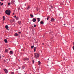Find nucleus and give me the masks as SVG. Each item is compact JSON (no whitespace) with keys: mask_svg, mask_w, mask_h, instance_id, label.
<instances>
[{"mask_svg":"<svg viewBox=\"0 0 74 74\" xmlns=\"http://www.w3.org/2000/svg\"><path fill=\"white\" fill-rule=\"evenodd\" d=\"M5 12L7 15H10L11 14V10H7L5 11Z\"/></svg>","mask_w":74,"mask_h":74,"instance_id":"f257e3e1","label":"nucleus"},{"mask_svg":"<svg viewBox=\"0 0 74 74\" xmlns=\"http://www.w3.org/2000/svg\"><path fill=\"white\" fill-rule=\"evenodd\" d=\"M35 55L36 58H38V57L40 56V55L38 54L35 53Z\"/></svg>","mask_w":74,"mask_h":74,"instance_id":"f03ea898","label":"nucleus"},{"mask_svg":"<svg viewBox=\"0 0 74 74\" xmlns=\"http://www.w3.org/2000/svg\"><path fill=\"white\" fill-rule=\"evenodd\" d=\"M4 71L5 72V73H8V71L7 70V69H4Z\"/></svg>","mask_w":74,"mask_h":74,"instance_id":"7ed1b4c3","label":"nucleus"},{"mask_svg":"<svg viewBox=\"0 0 74 74\" xmlns=\"http://www.w3.org/2000/svg\"><path fill=\"white\" fill-rule=\"evenodd\" d=\"M15 1L14 0H12L11 1V4H14V3H15Z\"/></svg>","mask_w":74,"mask_h":74,"instance_id":"20e7f679","label":"nucleus"},{"mask_svg":"<svg viewBox=\"0 0 74 74\" xmlns=\"http://www.w3.org/2000/svg\"><path fill=\"white\" fill-rule=\"evenodd\" d=\"M32 21L33 22H35L36 21V19L35 18H33L32 19Z\"/></svg>","mask_w":74,"mask_h":74,"instance_id":"39448f33","label":"nucleus"},{"mask_svg":"<svg viewBox=\"0 0 74 74\" xmlns=\"http://www.w3.org/2000/svg\"><path fill=\"white\" fill-rule=\"evenodd\" d=\"M9 53L10 55L12 54H13V52H12V51H10Z\"/></svg>","mask_w":74,"mask_h":74,"instance_id":"423d86ee","label":"nucleus"},{"mask_svg":"<svg viewBox=\"0 0 74 74\" xmlns=\"http://www.w3.org/2000/svg\"><path fill=\"white\" fill-rule=\"evenodd\" d=\"M29 60L28 58H25L24 59V60Z\"/></svg>","mask_w":74,"mask_h":74,"instance_id":"0eeeda50","label":"nucleus"},{"mask_svg":"<svg viewBox=\"0 0 74 74\" xmlns=\"http://www.w3.org/2000/svg\"><path fill=\"white\" fill-rule=\"evenodd\" d=\"M15 37H17V36H18V34L17 33H16L15 34Z\"/></svg>","mask_w":74,"mask_h":74,"instance_id":"6e6552de","label":"nucleus"},{"mask_svg":"<svg viewBox=\"0 0 74 74\" xmlns=\"http://www.w3.org/2000/svg\"><path fill=\"white\" fill-rule=\"evenodd\" d=\"M51 22H53L55 21V19L54 18H51Z\"/></svg>","mask_w":74,"mask_h":74,"instance_id":"1a4fd4ad","label":"nucleus"},{"mask_svg":"<svg viewBox=\"0 0 74 74\" xmlns=\"http://www.w3.org/2000/svg\"><path fill=\"white\" fill-rule=\"evenodd\" d=\"M4 41L5 43H7V42H8L7 40V39H5L4 40Z\"/></svg>","mask_w":74,"mask_h":74,"instance_id":"9d476101","label":"nucleus"},{"mask_svg":"<svg viewBox=\"0 0 74 74\" xmlns=\"http://www.w3.org/2000/svg\"><path fill=\"white\" fill-rule=\"evenodd\" d=\"M38 62L39 63L38 64V65H40V64H41V62H40V61H39Z\"/></svg>","mask_w":74,"mask_h":74,"instance_id":"9b49d317","label":"nucleus"},{"mask_svg":"<svg viewBox=\"0 0 74 74\" xmlns=\"http://www.w3.org/2000/svg\"><path fill=\"white\" fill-rule=\"evenodd\" d=\"M40 24H41V25L44 24V22H43V21H41L40 22Z\"/></svg>","mask_w":74,"mask_h":74,"instance_id":"f8f14e48","label":"nucleus"},{"mask_svg":"<svg viewBox=\"0 0 74 74\" xmlns=\"http://www.w3.org/2000/svg\"><path fill=\"white\" fill-rule=\"evenodd\" d=\"M5 27L6 28V29H8V28H9V27H8V25H6Z\"/></svg>","mask_w":74,"mask_h":74,"instance_id":"ddd939ff","label":"nucleus"},{"mask_svg":"<svg viewBox=\"0 0 74 74\" xmlns=\"http://www.w3.org/2000/svg\"><path fill=\"white\" fill-rule=\"evenodd\" d=\"M30 16L32 18H33V15L32 14H30Z\"/></svg>","mask_w":74,"mask_h":74,"instance_id":"4468645a","label":"nucleus"},{"mask_svg":"<svg viewBox=\"0 0 74 74\" xmlns=\"http://www.w3.org/2000/svg\"><path fill=\"white\" fill-rule=\"evenodd\" d=\"M38 22H40V19L39 18H37Z\"/></svg>","mask_w":74,"mask_h":74,"instance_id":"2eb2a0df","label":"nucleus"},{"mask_svg":"<svg viewBox=\"0 0 74 74\" xmlns=\"http://www.w3.org/2000/svg\"><path fill=\"white\" fill-rule=\"evenodd\" d=\"M8 49H6L5 50V52H8Z\"/></svg>","mask_w":74,"mask_h":74,"instance_id":"dca6fc26","label":"nucleus"},{"mask_svg":"<svg viewBox=\"0 0 74 74\" xmlns=\"http://www.w3.org/2000/svg\"><path fill=\"white\" fill-rule=\"evenodd\" d=\"M3 21H4V20H5V17L4 16H3Z\"/></svg>","mask_w":74,"mask_h":74,"instance_id":"f3484780","label":"nucleus"},{"mask_svg":"<svg viewBox=\"0 0 74 74\" xmlns=\"http://www.w3.org/2000/svg\"><path fill=\"white\" fill-rule=\"evenodd\" d=\"M34 47L33 46H31V48H32V49H33V48H34Z\"/></svg>","mask_w":74,"mask_h":74,"instance_id":"a211bd4d","label":"nucleus"},{"mask_svg":"<svg viewBox=\"0 0 74 74\" xmlns=\"http://www.w3.org/2000/svg\"><path fill=\"white\" fill-rule=\"evenodd\" d=\"M34 48H34V52H36V48L35 47Z\"/></svg>","mask_w":74,"mask_h":74,"instance_id":"6ab92c4d","label":"nucleus"},{"mask_svg":"<svg viewBox=\"0 0 74 74\" xmlns=\"http://www.w3.org/2000/svg\"><path fill=\"white\" fill-rule=\"evenodd\" d=\"M27 10L30 9V6H29L27 8Z\"/></svg>","mask_w":74,"mask_h":74,"instance_id":"aec40b11","label":"nucleus"},{"mask_svg":"<svg viewBox=\"0 0 74 74\" xmlns=\"http://www.w3.org/2000/svg\"><path fill=\"white\" fill-rule=\"evenodd\" d=\"M18 23H19V24H21V21H18Z\"/></svg>","mask_w":74,"mask_h":74,"instance_id":"412c9836","label":"nucleus"},{"mask_svg":"<svg viewBox=\"0 0 74 74\" xmlns=\"http://www.w3.org/2000/svg\"><path fill=\"white\" fill-rule=\"evenodd\" d=\"M11 4V2H10L8 3V5H10Z\"/></svg>","mask_w":74,"mask_h":74,"instance_id":"4be33fe9","label":"nucleus"},{"mask_svg":"<svg viewBox=\"0 0 74 74\" xmlns=\"http://www.w3.org/2000/svg\"><path fill=\"white\" fill-rule=\"evenodd\" d=\"M3 4H4V3H2L0 5V6H2V5H3Z\"/></svg>","mask_w":74,"mask_h":74,"instance_id":"5701e85b","label":"nucleus"},{"mask_svg":"<svg viewBox=\"0 0 74 74\" xmlns=\"http://www.w3.org/2000/svg\"><path fill=\"white\" fill-rule=\"evenodd\" d=\"M34 27H36V25L35 24H34Z\"/></svg>","mask_w":74,"mask_h":74,"instance_id":"b1692460","label":"nucleus"},{"mask_svg":"<svg viewBox=\"0 0 74 74\" xmlns=\"http://www.w3.org/2000/svg\"><path fill=\"white\" fill-rule=\"evenodd\" d=\"M11 74H14V72H12L11 73Z\"/></svg>","mask_w":74,"mask_h":74,"instance_id":"393cba45","label":"nucleus"},{"mask_svg":"<svg viewBox=\"0 0 74 74\" xmlns=\"http://www.w3.org/2000/svg\"><path fill=\"white\" fill-rule=\"evenodd\" d=\"M18 17H16V19H18Z\"/></svg>","mask_w":74,"mask_h":74,"instance_id":"a878e982","label":"nucleus"},{"mask_svg":"<svg viewBox=\"0 0 74 74\" xmlns=\"http://www.w3.org/2000/svg\"><path fill=\"white\" fill-rule=\"evenodd\" d=\"M72 48L73 50H74V46H73Z\"/></svg>","mask_w":74,"mask_h":74,"instance_id":"bb28decb","label":"nucleus"},{"mask_svg":"<svg viewBox=\"0 0 74 74\" xmlns=\"http://www.w3.org/2000/svg\"><path fill=\"white\" fill-rule=\"evenodd\" d=\"M33 63H34V60H33L32 61Z\"/></svg>","mask_w":74,"mask_h":74,"instance_id":"cd10ccee","label":"nucleus"},{"mask_svg":"<svg viewBox=\"0 0 74 74\" xmlns=\"http://www.w3.org/2000/svg\"><path fill=\"white\" fill-rule=\"evenodd\" d=\"M48 19H49V18H48V17H47V20H48Z\"/></svg>","mask_w":74,"mask_h":74,"instance_id":"c85d7f7f","label":"nucleus"},{"mask_svg":"<svg viewBox=\"0 0 74 74\" xmlns=\"http://www.w3.org/2000/svg\"><path fill=\"white\" fill-rule=\"evenodd\" d=\"M52 32H51V33H49V34H51V33H52Z\"/></svg>","mask_w":74,"mask_h":74,"instance_id":"c756f323","label":"nucleus"},{"mask_svg":"<svg viewBox=\"0 0 74 74\" xmlns=\"http://www.w3.org/2000/svg\"><path fill=\"white\" fill-rule=\"evenodd\" d=\"M3 57H1V56H0V59H1V58H2Z\"/></svg>","mask_w":74,"mask_h":74,"instance_id":"7c9ffc66","label":"nucleus"},{"mask_svg":"<svg viewBox=\"0 0 74 74\" xmlns=\"http://www.w3.org/2000/svg\"><path fill=\"white\" fill-rule=\"evenodd\" d=\"M50 6L51 8H53V6H52L51 5Z\"/></svg>","mask_w":74,"mask_h":74,"instance_id":"2f4dec72","label":"nucleus"},{"mask_svg":"<svg viewBox=\"0 0 74 74\" xmlns=\"http://www.w3.org/2000/svg\"><path fill=\"white\" fill-rule=\"evenodd\" d=\"M4 0H1V1H4Z\"/></svg>","mask_w":74,"mask_h":74,"instance_id":"473e14b6","label":"nucleus"},{"mask_svg":"<svg viewBox=\"0 0 74 74\" xmlns=\"http://www.w3.org/2000/svg\"><path fill=\"white\" fill-rule=\"evenodd\" d=\"M22 67L23 69H24V68H25L24 67Z\"/></svg>","mask_w":74,"mask_h":74,"instance_id":"72a5a7b5","label":"nucleus"},{"mask_svg":"<svg viewBox=\"0 0 74 74\" xmlns=\"http://www.w3.org/2000/svg\"><path fill=\"white\" fill-rule=\"evenodd\" d=\"M4 61L5 62H6V61H5V60H4Z\"/></svg>","mask_w":74,"mask_h":74,"instance_id":"f704fd0d","label":"nucleus"},{"mask_svg":"<svg viewBox=\"0 0 74 74\" xmlns=\"http://www.w3.org/2000/svg\"><path fill=\"white\" fill-rule=\"evenodd\" d=\"M47 17L48 18H50V17H49V16H48V17Z\"/></svg>","mask_w":74,"mask_h":74,"instance_id":"c9c22d12","label":"nucleus"},{"mask_svg":"<svg viewBox=\"0 0 74 74\" xmlns=\"http://www.w3.org/2000/svg\"><path fill=\"white\" fill-rule=\"evenodd\" d=\"M18 10H20V8H18Z\"/></svg>","mask_w":74,"mask_h":74,"instance_id":"e433bc0d","label":"nucleus"},{"mask_svg":"<svg viewBox=\"0 0 74 74\" xmlns=\"http://www.w3.org/2000/svg\"><path fill=\"white\" fill-rule=\"evenodd\" d=\"M14 17H15V18H16V16H14Z\"/></svg>","mask_w":74,"mask_h":74,"instance_id":"4c0bfd02","label":"nucleus"},{"mask_svg":"<svg viewBox=\"0 0 74 74\" xmlns=\"http://www.w3.org/2000/svg\"><path fill=\"white\" fill-rule=\"evenodd\" d=\"M64 26H65V25H66V24H64Z\"/></svg>","mask_w":74,"mask_h":74,"instance_id":"58836bf2","label":"nucleus"},{"mask_svg":"<svg viewBox=\"0 0 74 74\" xmlns=\"http://www.w3.org/2000/svg\"><path fill=\"white\" fill-rule=\"evenodd\" d=\"M18 33H19L20 34V33H21V32H18Z\"/></svg>","mask_w":74,"mask_h":74,"instance_id":"ea45409f","label":"nucleus"},{"mask_svg":"<svg viewBox=\"0 0 74 74\" xmlns=\"http://www.w3.org/2000/svg\"><path fill=\"white\" fill-rule=\"evenodd\" d=\"M13 15H14V13H13Z\"/></svg>","mask_w":74,"mask_h":74,"instance_id":"a19ab883","label":"nucleus"},{"mask_svg":"<svg viewBox=\"0 0 74 74\" xmlns=\"http://www.w3.org/2000/svg\"><path fill=\"white\" fill-rule=\"evenodd\" d=\"M25 6H26V4H25Z\"/></svg>","mask_w":74,"mask_h":74,"instance_id":"79ce46f5","label":"nucleus"},{"mask_svg":"<svg viewBox=\"0 0 74 74\" xmlns=\"http://www.w3.org/2000/svg\"><path fill=\"white\" fill-rule=\"evenodd\" d=\"M9 49H10L9 48Z\"/></svg>","mask_w":74,"mask_h":74,"instance_id":"37998d69","label":"nucleus"},{"mask_svg":"<svg viewBox=\"0 0 74 74\" xmlns=\"http://www.w3.org/2000/svg\"><path fill=\"white\" fill-rule=\"evenodd\" d=\"M73 44L74 45V42L73 43Z\"/></svg>","mask_w":74,"mask_h":74,"instance_id":"c03bdc74","label":"nucleus"},{"mask_svg":"<svg viewBox=\"0 0 74 74\" xmlns=\"http://www.w3.org/2000/svg\"><path fill=\"white\" fill-rule=\"evenodd\" d=\"M1 2H0V4H1Z\"/></svg>","mask_w":74,"mask_h":74,"instance_id":"a18cd8bd","label":"nucleus"},{"mask_svg":"<svg viewBox=\"0 0 74 74\" xmlns=\"http://www.w3.org/2000/svg\"><path fill=\"white\" fill-rule=\"evenodd\" d=\"M42 44H43V45H44V43H43Z\"/></svg>","mask_w":74,"mask_h":74,"instance_id":"49530a36","label":"nucleus"},{"mask_svg":"<svg viewBox=\"0 0 74 74\" xmlns=\"http://www.w3.org/2000/svg\"><path fill=\"white\" fill-rule=\"evenodd\" d=\"M8 30H9V29H8Z\"/></svg>","mask_w":74,"mask_h":74,"instance_id":"de8ad7c7","label":"nucleus"},{"mask_svg":"<svg viewBox=\"0 0 74 74\" xmlns=\"http://www.w3.org/2000/svg\"><path fill=\"white\" fill-rule=\"evenodd\" d=\"M48 60H49V58H48Z\"/></svg>","mask_w":74,"mask_h":74,"instance_id":"09e8293b","label":"nucleus"},{"mask_svg":"<svg viewBox=\"0 0 74 74\" xmlns=\"http://www.w3.org/2000/svg\"><path fill=\"white\" fill-rule=\"evenodd\" d=\"M19 69H21V67H19Z\"/></svg>","mask_w":74,"mask_h":74,"instance_id":"8fccbe9b","label":"nucleus"},{"mask_svg":"<svg viewBox=\"0 0 74 74\" xmlns=\"http://www.w3.org/2000/svg\"><path fill=\"white\" fill-rule=\"evenodd\" d=\"M50 10H51V9H50Z\"/></svg>","mask_w":74,"mask_h":74,"instance_id":"3c124183","label":"nucleus"},{"mask_svg":"<svg viewBox=\"0 0 74 74\" xmlns=\"http://www.w3.org/2000/svg\"><path fill=\"white\" fill-rule=\"evenodd\" d=\"M38 10H37V11H38Z\"/></svg>","mask_w":74,"mask_h":74,"instance_id":"603ef678","label":"nucleus"},{"mask_svg":"<svg viewBox=\"0 0 74 74\" xmlns=\"http://www.w3.org/2000/svg\"><path fill=\"white\" fill-rule=\"evenodd\" d=\"M7 60H8V59H7Z\"/></svg>","mask_w":74,"mask_h":74,"instance_id":"864d4df0","label":"nucleus"},{"mask_svg":"<svg viewBox=\"0 0 74 74\" xmlns=\"http://www.w3.org/2000/svg\"><path fill=\"white\" fill-rule=\"evenodd\" d=\"M14 25L15 26V24H14Z\"/></svg>","mask_w":74,"mask_h":74,"instance_id":"5fc2aeb1","label":"nucleus"},{"mask_svg":"<svg viewBox=\"0 0 74 74\" xmlns=\"http://www.w3.org/2000/svg\"><path fill=\"white\" fill-rule=\"evenodd\" d=\"M69 71H70V70H69Z\"/></svg>","mask_w":74,"mask_h":74,"instance_id":"6e6d98bb","label":"nucleus"}]
</instances>
